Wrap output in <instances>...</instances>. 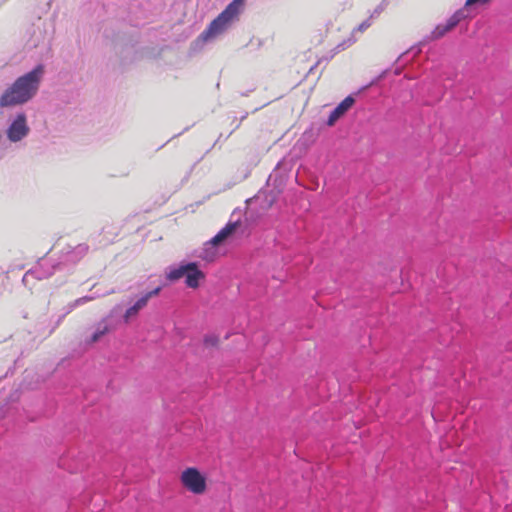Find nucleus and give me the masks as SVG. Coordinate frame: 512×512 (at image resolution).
I'll list each match as a JSON object with an SVG mask.
<instances>
[{"label":"nucleus","mask_w":512,"mask_h":512,"mask_svg":"<svg viewBox=\"0 0 512 512\" xmlns=\"http://www.w3.org/2000/svg\"><path fill=\"white\" fill-rule=\"evenodd\" d=\"M44 73L42 65L17 78L0 97L1 107L21 105L31 100L37 93Z\"/></svg>","instance_id":"obj_1"},{"label":"nucleus","mask_w":512,"mask_h":512,"mask_svg":"<svg viewBox=\"0 0 512 512\" xmlns=\"http://www.w3.org/2000/svg\"><path fill=\"white\" fill-rule=\"evenodd\" d=\"M182 277H185V284L189 288H197L200 280L204 278V274L198 268L196 262H182L179 265H172L168 267L166 278L169 281H177Z\"/></svg>","instance_id":"obj_2"},{"label":"nucleus","mask_w":512,"mask_h":512,"mask_svg":"<svg viewBox=\"0 0 512 512\" xmlns=\"http://www.w3.org/2000/svg\"><path fill=\"white\" fill-rule=\"evenodd\" d=\"M62 270L61 265H58V261L55 262L51 258L42 257L37 261V264L29 269L22 278L24 286H30V280H44L51 277L56 271Z\"/></svg>","instance_id":"obj_3"},{"label":"nucleus","mask_w":512,"mask_h":512,"mask_svg":"<svg viewBox=\"0 0 512 512\" xmlns=\"http://www.w3.org/2000/svg\"><path fill=\"white\" fill-rule=\"evenodd\" d=\"M88 245L80 243L75 246L66 245L62 248L58 265H61L62 269H70L80 262L88 252Z\"/></svg>","instance_id":"obj_4"},{"label":"nucleus","mask_w":512,"mask_h":512,"mask_svg":"<svg viewBox=\"0 0 512 512\" xmlns=\"http://www.w3.org/2000/svg\"><path fill=\"white\" fill-rule=\"evenodd\" d=\"M181 482L183 486L193 494L199 495L206 490V478L195 467L185 469L181 474Z\"/></svg>","instance_id":"obj_5"},{"label":"nucleus","mask_w":512,"mask_h":512,"mask_svg":"<svg viewBox=\"0 0 512 512\" xmlns=\"http://www.w3.org/2000/svg\"><path fill=\"white\" fill-rule=\"evenodd\" d=\"M224 28V11L221 12L216 19L205 29L200 36L195 40L194 46L200 47L202 44L214 39L217 35L221 34Z\"/></svg>","instance_id":"obj_6"},{"label":"nucleus","mask_w":512,"mask_h":512,"mask_svg":"<svg viewBox=\"0 0 512 512\" xmlns=\"http://www.w3.org/2000/svg\"><path fill=\"white\" fill-rule=\"evenodd\" d=\"M29 132V127L26 123V116L18 114L12 124L7 130V136L10 141L17 142L24 138Z\"/></svg>","instance_id":"obj_7"},{"label":"nucleus","mask_w":512,"mask_h":512,"mask_svg":"<svg viewBox=\"0 0 512 512\" xmlns=\"http://www.w3.org/2000/svg\"><path fill=\"white\" fill-rule=\"evenodd\" d=\"M161 288L157 287L151 291L145 292L142 294L136 302L130 306L124 313V321L128 322L130 318L136 316L140 310H142L144 307L147 306L148 301L154 297L157 296L160 292Z\"/></svg>","instance_id":"obj_8"},{"label":"nucleus","mask_w":512,"mask_h":512,"mask_svg":"<svg viewBox=\"0 0 512 512\" xmlns=\"http://www.w3.org/2000/svg\"><path fill=\"white\" fill-rule=\"evenodd\" d=\"M222 241H224V226H222L211 240L204 244V248L199 256L207 262L213 261L216 256V244Z\"/></svg>","instance_id":"obj_9"},{"label":"nucleus","mask_w":512,"mask_h":512,"mask_svg":"<svg viewBox=\"0 0 512 512\" xmlns=\"http://www.w3.org/2000/svg\"><path fill=\"white\" fill-rule=\"evenodd\" d=\"M355 100L352 96H347L342 100L337 107L330 113L327 120V125L332 126L335 122L343 116L354 104Z\"/></svg>","instance_id":"obj_10"},{"label":"nucleus","mask_w":512,"mask_h":512,"mask_svg":"<svg viewBox=\"0 0 512 512\" xmlns=\"http://www.w3.org/2000/svg\"><path fill=\"white\" fill-rule=\"evenodd\" d=\"M245 0H233L226 6V23L236 18L244 7Z\"/></svg>","instance_id":"obj_11"},{"label":"nucleus","mask_w":512,"mask_h":512,"mask_svg":"<svg viewBox=\"0 0 512 512\" xmlns=\"http://www.w3.org/2000/svg\"><path fill=\"white\" fill-rule=\"evenodd\" d=\"M108 330L109 328L107 323L104 321L100 322L87 343L91 344L97 342L103 335L108 332Z\"/></svg>","instance_id":"obj_12"},{"label":"nucleus","mask_w":512,"mask_h":512,"mask_svg":"<svg viewBox=\"0 0 512 512\" xmlns=\"http://www.w3.org/2000/svg\"><path fill=\"white\" fill-rule=\"evenodd\" d=\"M465 17L462 10L455 12L444 24L445 27L451 31L457 24Z\"/></svg>","instance_id":"obj_13"},{"label":"nucleus","mask_w":512,"mask_h":512,"mask_svg":"<svg viewBox=\"0 0 512 512\" xmlns=\"http://www.w3.org/2000/svg\"><path fill=\"white\" fill-rule=\"evenodd\" d=\"M465 17L462 10L455 12L444 24L445 27L451 31L457 24Z\"/></svg>","instance_id":"obj_14"},{"label":"nucleus","mask_w":512,"mask_h":512,"mask_svg":"<svg viewBox=\"0 0 512 512\" xmlns=\"http://www.w3.org/2000/svg\"><path fill=\"white\" fill-rule=\"evenodd\" d=\"M204 346L206 348H214L219 344V337L213 333L208 334L204 337Z\"/></svg>","instance_id":"obj_15"},{"label":"nucleus","mask_w":512,"mask_h":512,"mask_svg":"<svg viewBox=\"0 0 512 512\" xmlns=\"http://www.w3.org/2000/svg\"><path fill=\"white\" fill-rule=\"evenodd\" d=\"M449 30L445 27L444 24L438 25L432 32L433 39H439L443 37Z\"/></svg>","instance_id":"obj_16"},{"label":"nucleus","mask_w":512,"mask_h":512,"mask_svg":"<svg viewBox=\"0 0 512 512\" xmlns=\"http://www.w3.org/2000/svg\"><path fill=\"white\" fill-rule=\"evenodd\" d=\"M371 26V21L369 19L363 21L361 24H359L354 31L356 32H364L366 29H368Z\"/></svg>","instance_id":"obj_17"},{"label":"nucleus","mask_w":512,"mask_h":512,"mask_svg":"<svg viewBox=\"0 0 512 512\" xmlns=\"http://www.w3.org/2000/svg\"><path fill=\"white\" fill-rule=\"evenodd\" d=\"M238 226H226V239H228L235 231Z\"/></svg>","instance_id":"obj_18"},{"label":"nucleus","mask_w":512,"mask_h":512,"mask_svg":"<svg viewBox=\"0 0 512 512\" xmlns=\"http://www.w3.org/2000/svg\"><path fill=\"white\" fill-rule=\"evenodd\" d=\"M92 299H93V297H91V296L81 297V298H79V299H77L75 301V304L76 305H80V304L86 303V302H88V301H90Z\"/></svg>","instance_id":"obj_19"},{"label":"nucleus","mask_w":512,"mask_h":512,"mask_svg":"<svg viewBox=\"0 0 512 512\" xmlns=\"http://www.w3.org/2000/svg\"><path fill=\"white\" fill-rule=\"evenodd\" d=\"M227 224H234V225H237V224H238V222H237V221H236V222H228Z\"/></svg>","instance_id":"obj_20"}]
</instances>
